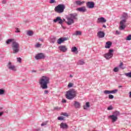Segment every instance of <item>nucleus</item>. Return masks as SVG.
Masks as SVG:
<instances>
[{"label":"nucleus","instance_id":"obj_37","mask_svg":"<svg viewBox=\"0 0 131 131\" xmlns=\"http://www.w3.org/2000/svg\"><path fill=\"white\" fill-rule=\"evenodd\" d=\"M17 62H19V63H21V62L22 61V59L20 57H17Z\"/></svg>","mask_w":131,"mask_h":131},{"label":"nucleus","instance_id":"obj_46","mask_svg":"<svg viewBox=\"0 0 131 131\" xmlns=\"http://www.w3.org/2000/svg\"><path fill=\"white\" fill-rule=\"evenodd\" d=\"M44 94H45L46 95H47V94H49V91L48 90H45L44 91Z\"/></svg>","mask_w":131,"mask_h":131},{"label":"nucleus","instance_id":"obj_51","mask_svg":"<svg viewBox=\"0 0 131 131\" xmlns=\"http://www.w3.org/2000/svg\"><path fill=\"white\" fill-rule=\"evenodd\" d=\"M36 131H40V128H38V129H36Z\"/></svg>","mask_w":131,"mask_h":131},{"label":"nucleus","instance_id":"obj_7","mask_svg":"<svg viewBox=\"0 0 131 131\" xmlns=\"http://www.w3.org/2000/svg\"><path fill=\"white\" fill-rule=\"evenodd\" d=\"M114 50L113 49H110L108 52L104 54V58L106 59V60H109V59H111L112 57H113V52Z\"/></svg>","mask_w":131,"mask_h":131},{"label":"nucleus","instance_id":"obj_14","mask_svg":"<svg viewBox=\"0 0 131 131\" xmlns=\"http://www.w3.org/2000/svg\"><path fill=\"white\" fill-rule=\"evenodd\" d=\"M97 36L99 38H103L105 36V33L102 31H99L97 33Z\"/></svg>","mask_w":131,"mask_h":131},{"label":"nucleus","instance_id":"obj_23","mask_svg":"<svg viewBox=\"0 0 131 131\" xmlns=\"http://www.w3.org/2000/svg\"><path fill=\"white\" fill-rule=\"evenodd\" d=\"M27 34L29 36H32L33 35V32L32 31H27Z\"/></svg>","mask_w":131,"mask_h":131},{"label":"nucleus","instance_id":"obj_16","mask_svg":"<svg viewBox=\"0 0 131 131\" xmlns=\"http://www.w3.org/2000/svg\"><path fill=\"white\" fill-rule=\"evenodd\" d=\"M60 128H63V129H67L68 128V125L66 123H61L60 124Z\"/></svg>","mask_w":131,"mask_h":131},{"label":"nucleus","instance_id":"obj_31","mask_svg":"<svg viewBox=\"0 0 131 131\" xmlns=\"http://www.w3.org/2000/svg\"><path fill=\"white\" fill-rule=\"evenodd\" d=\"M12 41H13V39H9L7 40L6 43H7V45H9V43H10V42H12Z\"/></svg>","mask_w":131,"mask_h":131},{"label":"nucleus","instance_id":"obj_43","mask_svg":"<svg viewBox=\"0 0 131 131\" xmlns=\"http://www.w3.org/2000/svg\"><path fill=\"white\" fill-rule=\"evenodd\" d=\"M15 32L16 33H18V32H20V30H19V28H15Z\"/></svg>","mask_w":131,"mask_h":131},{"label":"nucleus","instance_id":"obj_53","mask_svg":"<svg viewBox=\"0 0 131 131\" xmlns=\"http://www.w3.org/2000/svg\"><path fill=\"white\" fill-rule=\"evenodd\" d=\"M3 107H0V111L3 110Z\"/></svg>","mask_w":131,"mask_h":131},{"label":"nucleus","instance_id":"obj_25","mask_svg":"<svg viewBox=\"0 0 131 131\" xmlns=\"http://www.w3.org/2000/svg\"><path fill=\"white\" fill-rule=\"evenodd\" d=\"M82 32L80 31H76L74 34V35H81Z\"/></svg>","mask_w":131,"mask_h":131},{"label":"nucleus","instance_id":"obj_13","mask_svg":"<svg viewBox=\"0 0 131 131\" xmlns=\"http://www.w3.org/2000/svg\"><path fill=\"white\" fill-rule=\"evenodd\" d=\"M86 6L89 9H92L95 7V3L93 2H89L86 3Z\"/></svg>","mask_w":131,"mask_h":131},{"label":"nucleus","instance_id":"obj_33","mask_svg":"<svg viewBox=\"0 0 131 131\" xmlns=\"http://www.w3.org/2000/svg\"><path fill=\"white\" fill-rule=\"evenodd\" d=\"M126 40H131V35H129L126 38Z\"/></svg>","mask_w":131,"mask_h":131},{"label":"nucleus","instance_id":"obj_15","mask_svg":"<svg viewBox=\"0 0 131 131\" xmlns=\"http://www.w3.org/2000/svg\"><path fill=\"white\" fill-rule=\"evenodd\" d=\"M106 21L104 17H99L97 19V23H106Z\"/></svg>","mask_w":131,"mask_h":131},{"label":"nucleus","instance_id":"obj_19","mask_svg":"<svg viewBox=\"0 0 131 131\" xmlns=\"http://www.w3.org/2000/svg\"><path fill=\"white\" fill-rule=\"evenodd\" d=\"M111 46H112V43L111 41H107L105 43V48L106 49H110Z\"/></svg>","mask_w":131,"mask_h":131},{"label":"nucleus","instance_id":"obj_40","mask_svg":"<svg viewBox=\"0 0 131 131\" xmlns=\"http://www.w3.org/2000/svg\"><path fill=\"white\" fill-rule=\"evenodd\" d=\"M61 115H63V116H66L67 117L69 116L68 114L66 113H62L61 114Z\"/></svg>","mask_w":131,"mask_h":131},{"label":"nucleus","instance_id":"obj_50","mask_svg":"<svg viewBox=\"0 0 131 131\" xmlns=\"http://www.w3.org/2000/svg\"><path fill=\"white\" fill-rule=\"evenodd\" d=\"M39 40H40V41H43V40L41 38H39Z\"/></svg>","mask_w":131,"mask_h":131},{"label":"nucleus","instance_id":"obj_3","mask_svg":"<svg viewBox=\"0 0 131 131\" xmlns=\"http://www.w3.org/2000/svg\"><path fill=\"white\" fill-rule=\"evenodd\" d=\"M128 17V15H127V13H123L122 15V20L120 21V26L119 29L120 30H124L125 29V23H126V19Z\"/></svg>","mask_w":131,"mask_h":131},{"label":"nucleus","instance_id":"obj_49","mask_svg":"<svg viewBox=\"0 0 131 131\" xmlns=\"http://www.w3.org/2000/svg\"><path fill=\"white\" fill-rule=\"evenodd\" d=\"M3 114H4V112H0V116H2V115H3Z\"/></svg>","mask_w":131,"mask_h":131},{"label":"nucleus","instance_id":"obj_39","mask_svg":"<svg viewBox=\"0 0 131 131\" xmlns=\"http://www.w3.org/2000/svg\"><path fill=\"white\" fill-rule=\"evenodd\" d=\"M113 110V106L112 105H110L107 107V110Z\"/></svg>","mask_w":131,"mask_h":131},{"label":"nucleus","instance_id":"obj_54","mask_svg":"<svg viewBox=\"0 0 131 131\" xmlns=\"http://www.w3.org/2000/svg\"><path fill=\"white\" fill-rule=\"evenodd\" d=\"M129 97L131 98V92H129Z\"/></svg>","mask_w":131,"mask_h":131},{"label":"nucleus","instance_id":"obj_12","mask_svg":"<svg viewBox=\"0 0 131 131\" xmlns=\"http://www.w3.org/2000/svg\"><path fill=\"white\" fill-rule=\"evenodd\" d=\"M58 48L60 52H62L63 53L67 52V47L65 46H60Z\"/></svg>","mask_w":131,"mask_h":131},{"label":"nucleus","instance_id":"obj_26","mask_svg":"<svg viewBox=\"0 0 131 131\" xmlns=\"http://www.w3.org/2000/svg\"><path fill=\"white\" fill-rule=\"evenodd\" d=\"M84 64V61L83 60H80L78 62V65H83Z\"/></svg>","mask_w":131,"mask_h":131},{"label":"nucleus","instance_id":"obj_57","mask_svg":"<svg viewBox=\"0 0 131 131\" xmlns=\"http://www.w3.org/2000/svg\"><path fill=\"white\" fill-rule=\"evenodd\" d=\"M119 88H122V86L119 85Z\"/></svg>","mask_w":131,"mask_h":131},{"label":"nucleus","instance_id":"obj_58","mask_svg":"<svg viewBox=\"0 0 131 131\" xmlns=\"http://www.w3.org/2000/svg\"><path fill=\"white\" fill-rule=\"evenodd\" d=\"M1 36H2V35L0 34V37H1Z\"/></svg>","mask_w":131,"mask_h":131},{"label":"nucleus","instance_id":"obj_35","mask_svg":"<svg viewBox=\"0 0 131 131\" xmlns=\"http://www.w3.org/2000/svg\"><path fill=\"white\" fill-rule=\"evenodd\" d=\"M123 66V63L121 62L119 66V68H121V69H123V68L122 67Z\"/></svg>","mask_w":131,"mask_h":131},{"label":"nucleus","instance_id":"obj_6","mask_svg":"<svg viewBox=\"0 0 131 131\" xmlns=\"http://www.w3.org/2000/svg\"><path fill=\"white\" fill-rule=\"evenodd\" d=\"M64 10H65V5L63 4H59L55 8V12L59 14L63 13V12H64Z\"/></svg>","mask_w":131,"mask_h":131},{"label":"nucleus","instance_id":"obj_45","mask_svg":"<svg viewBox=\"0 0 131 131\" xmlns=\"http://www.w3.org/2000/svg\"><path fill=\"white\" fill-rule=\"evenodd\" d=\"M116 34H117V35H119V34H120V32H119V31H118V30L116 31Z\"/></svg>","mask_w":131,"mask_h":131},{"label":"nucleus","instance_id":"obj_8","mask_svg":"<svg viewBox=\"0 0 131 131\" xmlns=\"http://www.w3.org/2000/svg\"><path fill=\"white\" fill-rule=\"evenodd\" d=\"M7 67L8 69L10 70H12V71H16L17 69H16V67L12 64V62H9L7 64Z\"/></svg>","mask_w":131,"mask_h":131},{"label":"nucleus","instance_id":"obj_55","mask_svg":"<svg viewBox=\"0 0 131 131\" xmlns=\"http://www.w3.org/2000/svg\"><path fill=\"white\" fill-rule=\"evenodd\" d=\"M70 77H73L72 75H70Z\"/></svg>","mask_w":131,"mask_h":131},{"label":"nucleus","instance_id":"obj_9","mask_svg":"<svg viewBox=\"0 0 131 131\" xmlns=\"http://www.w3.org/2000/svg\"><path fill=\"white\" fill-rule=\"evenodd\" d=\"M118 92V90L115 89L113 91L105 90L104 91L105 95H109L110 94H116Z\"/></svg>","mask_w":131,"mask_h":131},{"label":"nucleus","instance_id":"obj_56","mask_svg":"<svg viewBox=\"0 0 131 131\" xmlns=\"http://www.w3.org/2000/svg\"><path fill=\"white\" fill-rule=\"evenodd\" d=\"M32 72H36V71H32Z\"/></svg>","mask_w":131,"mask_h":131},{"label":"nucleus","instance_id":"obj_38","mask_svg":"<svg viewBox=\"0 0 131 131\" xmlns=\"http://www.w3.org/2000/svg\"><path fill=\"white\" fill-rule=\"evenodd\" d=\"M119 70L118 69V68H117V67L115 68L114 69V72H118Z\"/></svg>","mask_w":131,"mask_h":131},{"label":"nucleus","instance_id":"obj_27","mask_svg":"<svg viewBox=\"0 0 131 131\" xmlns=\"http://www.w3.org/2000/svg\"><path fill=\"white\" fill-rule=\"evenodd\" d=\"M90 107V102H86L85 105L83 106L84 109H86L87 108Z\"/></svg>","mask_w":131,"mask_h":131},{"label":"nucleus","instance_id":"obj_22","mask_svg":"<svg viewBox=\"0 0 131 131\" xmlns=\"http://www.w3.org/2000/svg\"><path fill=\"white\" fill-rule=\"evenodd\" d=\"M76 5L77 6H81V5H83V4H84V2L83 1H77L75 2Z\"/></svg>","mask_w":131,"mask_h":131},{"label":"nucleus","instance_id":"obj_30","mask_svg":"<svg viewBox=\"0 0 131 131\" xmlns=\"http://www.w3.org/2000/svg\"><path fill=\"white\" fill-rule=\"evenodd\" d=\"M35 47L36 48H40V47H41V43H37V44H36L35 45Z\"/></svg>","mask_w":131,"mask_h":131},{"label":"nucleus","instance_id":"obj_42","mask_svg":"<svg viewBox=\"0 0 131 131\" xmlns=\"http://www.w3.org/2000/svg\"><path fill=\"white\" fill-rule=\"evenodd\" d=\"M50 4H56V1L55 0H50Z\"/></svg>","mask_w":131,"mask_h":131},{"label":"nucleus","instance_id":"obj_44","mask_svg":"<svg viewBox=\"0 0 131 131\" xmlns=\"http://www.w3.org/2000/svg\"><path fill=\"white\" fill-rule=\"evenodd\" d=\"M55 110H61V107H56L54 108Z\"/></svg>","mask_w":131,"mask_h":131},{"label":"nucleus","instance_id":"obj_48","mask_svg":"<svg viewBox=\"0 0 131 131\" xmlns=\"http://www.w3.org/2000/svg\"><path fill=\"white\" fill-rule=\"evenodd\" d=\"M62 102L63 103H66L67 101H66V100H65V99H62Z\"/></svg>","mask_w":131,"mask_h":131},{"label":"nucleus","instance_id":"obj_52","mask_svg":"<svg viewBox=\"0 0 131 131\" xmlns=\"http://www.w3.org/2000/svg\"><path fill=\"white\" fill-rule=\"evenodd\" d=\"M103 27L104 28H106V25H103Z\"/></svg>","mask_w":131,"mask_h":131},{"label":"nucleus","instance_id":"obj_32","mask_svg":"<svg viewBox=\"0 0 131 131\" xmlns=\"http://www.w3.org/2000/svg\"><path fill=\"white\" fill-rule=\"evenodd\" d=\"M48 122H49L48 121H46L43 122L41 124V126H45V125H47V124H48Z\"/></svg>","mask_w":131,"mask_h":131},{"label":"nucleus","instance_id":"obj_59","mask_svg":"<svg viewBox=\"0 0 131 131\" xmlns=\"http://www.w3.org/2000/svg\"><path fill=\"white\" fill-rule=\"evenodd\" d=\"M130 1V2H131V0H129Z\"/></svg>","mask_w":131,"mask_h":131},{"label":"nucleus","instance_id":"obj_10","mask_svg":"<svg viewBox=\"0 0 131 131\" xmlns=\"http://www.w3.org/2000/svg\"><path fill=\"white\" fill-rule=\"evenodd\" d=\"M35 59H36V60H39L40 59H45V55H43V54L42 53H38L35 56Z\"/></svg>","mask_w":131,"mask_h":131},{"label":"nucleus","instance_id":"obj_20","mask_svg":"<svg viewBox=\"0 0 131 131\" xmlns=\"http://www.w3.org/2000/svg\"><path fill=\"white\" fill-rule=\"evenodd\" d=\"M74 106L75 108H80V103L75 101H74Z\"/></svg>","mask_w":131,"mask_h":131},{"label":"nucleus","instance_id":"obj_2","mask_svg":"<svg viewBox=\"0 0 131 131\" xmlns=\"http://www.w3.org/2000/svg\"><path fill=\"white\" fill-rule=\"evenodd\" d=\"M77 16L78 15L76 13L70 14L67 18V24H68V25H72L73 24L75 21L77 20Z\"/></svg>","mask_w":131,"mask_h":131},{"label":"nucleus","instance_id":"obj_5","mask_svg":"<svg viewBox=\"0 0 131 131\" xmlns=\"http://www.w3.org/2000/svg\"><path fill=\"white\" fill-rule=\"evenodd\" d=\"M12 48L13 54H17L20 51V45L16 41H13L12 44Z\"/></svg>","mask_w":131,"mask_h":131},{"label":"nucleus","instance_id":"obj_47","mask_svg":"<svg viewBox=\"0 0 131 131\" xmlns=\"http://www.w3.org/2000/svg\"><path fill=\"white\" fill-rule=\"evenodd\" d=\"M6 3H7V1L6 0H3L2 1V4H6Z\"/></svg>","mask_w":131,"mask_h":131},{"label":"nucleus","instance_id":"obj_36","mask_svg":"<svg viewBox=\"0 0 131 131\" xmlns=\"http://www.w3.org/2000/svg\"><path fill=\"white\" fill-rule=\"evenodd\" d=\"M114 96L111 95V94H110L108 95V99H114Z\"/></svg>","mask_w":131,"mask_h":131},{"label":"nucleus","instance_id":"obj_29","mask_svg":"<svg viewBox=\"0 0 131 131\" xmlns=\"http://www.w3.org/2000/svg\"><path fill=\"white\" fill-rule=\"evenodd\" d=\"M5 94V90L3 89H0V95H4Z\"/></svg>","mask_w":131,"mask_h":131},{"label":"nucleus","instance_id":"obj_11","mask_svg":"<svg viewBox=\"0 0 131 131\" xmlns=\"http://www.w3.org/2000/svg\"><path fill=\"white\" fill-rule=\"evenodd\" d=\"M54 22L56 23V22L58 23V24H60L62 25L63 24V20L60 17H57L55 19H54Z\"/></svg>","mask_w":131,"mask_h":131},{"label":"nucleus","instance_id":"obj_17","mask_svg":"<svg viewBox=\"0 0 131 131\" xmlns=\"http://www.w3.org/2000/svg\"><path fill=\"white\" fill-rule=\"evenodd\" d=\"M65 40H67V38H60L57 40V43L58 45H61L62 42H64Z\"/></svg>","mask_w":131,"mask_h":131},{"label":"nucleus","instance_id":"obj_4","mask_svg":"<svg viewBox=\"0 0 131 131\" xmlns=\"http://www.w3.org/2000/svg\"><path fill=\"white\" fill-rule=\"evenodd\" d=\"M76 94H77L76 90L74 89H71L67 92L66 97L68 100H72L76 97Z\"/></svg>","mask_w":131,"mask_h":131},{"label":"nucleus","instance_id":"obj_34","mask_svg":"<svg viewBox=\"0 0 131 131\" xmlns=\"http://www.w3.org/2000/svg\"><path fill=\"white\" fill-rule=\"evenodd\" d=\"M73 86V83H69V84L68 85V88L70 89V88H72Z\"/></svg>","mask_w":131,"mask_h":131},{"label":"nucleus","instance_id":"obj_28","mask_svg":"<svg viewBox=\"0 0 131 131\" xmlns=\"http://www.w3.org/2000/svg\"><path fill=\"white\" fill-rule=\"evenodd\" d=\"M77 51V48L76 47H74L72 48V52L73 53H75Z\"/></svg>","mask_w":131,"mask_h":131},{"label":"nucleus","instance_id":"obj_24","mask_svg":"<svg viewBox=\"0 0 131 131\" xmlns=\"http://www.w3.org/2000/svg\"><path fill=\"white\" fill-rule=\"evenodd\" d=\"M120 113L118 111H115L114 112L113 115L114 116H116V117H118L119 116Z\"/></svg>","mask_w":131,"mask_h":131},{"label":"nucleus","instance_id":"obj_18","mask_svg":"<svg viewBox=\"0 0 131 131\" xmlns=\"http://www.w3.org/2000/svg\"><path fill=\"white\" fill-rule=\"evenodd\" d=\"M109 118H111L112 120V122H115V121H116L118 119V117H117L113 115H111L109 116Z\"/></svg>","mask_w":131,"mask_h":131},{"label":"nucleus","instance_id":"obj_41","mask_svg":"<svg viewBox=\"0 0 131 131\" xmlns=\"http://www.w3.org/2000/svg\"><path fill=\"white\" fill-rule=\"evenodd\" d=\"M58 120H64V118L63 117H58Z\"/></svg>","mask_w":131,"mask_h":131},{"label":"nucleus","instance_id":"obj_21","mask_svg":"<svg viewBox=\"0 0 131 131\" xmlns=\"http://www.w3.org/2000/svg\"><path fill=\"white\" fill-rule=\"evenodd\" d=\"M77 11H79V12H84L85 11H86V9H85V7H79L77 9Z\"/></svg>","mask_w":131,"mask_h":131},{"label":"nucleus","instance_id":"obj_1","mask_svg":"<svg viewBox=\"0 0 131 131\" xmlns=\"http://www.w3.org/2000/svg\"><path fill=\"white\" fill-rule=\"evenodd\" d=\"M50 81V78L47 76H43L39 80V84L42 90L48 89V84Z\"/></svg>","mask_w":131,"mask_h":131}]
</instances>
